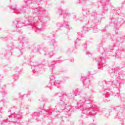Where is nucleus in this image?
Listing matches in <instances>:
<instances>
[{
  "label": "nucleus",
  "instance_id": "f257e3e1",
  "mask_svg": "<svg viewBox=\"0 0 125 125\" xmlns=\"http://www.w3.org/2000/svg\"><path fill=\"white\" fill-rule=\"evenodd\" d=\"M34 13H37L38 17L25 16L26 20H14L13 22V25L16 28H22L25 26H28L30 29L35 31V33H40L45 29L46 22L43 21L42 19L46 17V13L43 11L42 8H33Z\"/></svg>",
  "mask_w": 125,
  "mask_h": 125
},
{
  "label": "nucleus",
  "instance_id": "f03ea898",
  "mask_svg": "<svg viewBox=\"0 0 125 125\" xmlns=\"http://www.w3.org/2000/svg\"><path fill=\"white\" fill-rule=\"evenodd\" d=\"M113 48L114 47L113 46H111L110 49L108 48L106 49L105 53V50H104V48H103L102 45L98 46L97 50L102 54V56L100 58H97L96 59V61L99 64L98 69L103 70L102 67H105L106 66V59H107L106 53L112 51Z\"/></svg>",
  "mask_w": 125,
  "mask_h": 125
},
{
  "label": "nucleus",
  "instance_id": "7ed1b4c3",
  "mask_svg": "<svg viewBox=\"0 0 125 125\" xmlns=\"http://www.w3.org/2000/svg\"><path fill=\"white\" fill-rule=\"evenodd\" d=\"M120 70H121L120 67H115L114 69L110 68L108 70L111 78L114 79H111V81L108 82L107 84H111L113 87H116L117 84L122 83L120 81Z\"/></svg>",
  "mask_w": 125,
  "mask_h": 125
},
{
  "label": "nucleus",
  "instance_id": "20e7f679",
  "mask_svg": "<svg viewBox=\"0 0 125 125\" xmlns=\"http://www.w3.org/2000/svg\"><path fill=\"white\" fill-rule=\"evenodd\" d=\"M35 2V1H37L36 3H37L38 5H40V1L41 0H24V4L23 5V7L17 9V6L16 5H12L10 7V9H12L13 12L14 13H26V11L30 8V4L32 3V2Z\"/></svg>",
  "mask_w": 125,
  "mask_h": 125
},
{
  "label": "nucleus",
  "instance_id": "39448f33",
  "mask_svg": "<svg viewBox=\"0 0 125 125\" xmlns=\"http://www.w3.org/2000/svg\"><path fill=\"white\" fill-rule=\"evenodd\" d=\"M57 47H58L57 42L54 39H52L49 42V49L52 51L49 52L47 50V48H43L42 49H40V54H44L45 56H47V57H52L55 55L53 51L55 50V49L57 48Z\"/></svg>",
  "mask_w": 125,
  "mask_h": 125
},
{
  "label": "nucleus",
  "instance_id": "423d86ee",
  "mask_svg": "<svg viewBox=\"0 0 125 125\" xmlns=\"http://www.w3.org/2000/svg\"><path fill=\"white\" fill-rule=\"evenodd\" d=\"M59 94H60L58 93V96L60 97V101L58 104V106L61 110H66V105L68 104V102L65 101L66 98H67V94H66V93H63V94H62L61 96L59 95Z\"/></svg>",
  "mask_w": 125,
  "mask_h": 125
},
{
  "label": "nucleus",
  "instance_id": "0eeeda50",
  "mask_svg": "<svg viewBox=\"0 0 125 125\" xmlns=\"http://www.w3.org/2000/svg\"><path fill=\"white\" fill-rule=\"evenodd\" d=\"M85 100H80L78 103L77 106H75L74 108L75 109H78V110H80V111H82V117L84 119H86L88 117V112H87V109L86 108L83 107V106H82L83 103H84Z\"/></svg>",
  "mask_w": 125,
  "mask_h": 125
},
{
  "label": "nucleus",
  "instance_id": "6e6552de",
  "mask_svg": "<svg viewBox=\"0 0 125 125\" xmlns=\"http://www.w3.org/2000/svg\"><path fill=\"white\" fill-rule=\"evenodd\" d=\"M125 110V105H122L118 106H115L113 108V113L116 114L115 118H123L124 111Z\"/></svg>",
  "mask_w": 125,
  "mask_h": 125
},
{
  "label": "nucleus",
  "instance_id": "1a4fd4ad",
  "mask_svg": "<svg viewBox=\"0 0 125 125\" xmlns=\"http://www.w3.org/2000/svg\"><path fill=\"white\" fill-rule=\"evenodd\" d=\"M104 109L100 108L99 107H90L88 109V116L90 115H95L96 113L98 114V115H103V113H104Z\"/></svg>",
  "mask_w": 125,
  "mask_h": 125
},
{
  "label": "nucleus",
  "instance_id": "9d476101",
  "mask_svg": "<svg viewBox=\"0 0 125 125\" xmlns=\"http://www.w3.org/2000/svg\"><path fill=\"white\" fill-rule=\"evenodd\" d=\"M31 68L34 75H35V76H38L39 74H40V71H41V68H40L41 65L39 64L37 62H31Z\"/></svg>",
  "mask_w": 125,
  "mask_h": 125
},
{
  "label": "nucleus",
  "instance_id": "9b49d317",
  "mask_svg": "<svg viewBox=\"0 0 125 125\" xmlns=\"http://www.w3.org/2000/svg\"><path fill=\"white\" fill-rule=\"evenodd\" d=\"M88 28L86 27H83V30L82 33L80 32L78 33V35L77 36V38L75 41V45H77L78 44V42H80V41H81V38H83V34H85L86 32H88Z\"/></svg>",
  "mask_w": 125,
  "mask_h": 125
},
{
  "label": "nucleus",
  "instance_id": "f8f14e48",
  "mask_svg": "<svg viewBox=\"0 0 125 125\" xmlns=\"http://www.w3.org/2000/svg\"><path fill=\"white\" fill-rule=\"evenodd\" d=\"M92 98L91 97H86L85 98L84 103L85 104H87L88 105L86 106V109H87V111L88 112V109L89 108H94V104H92Z\"/></svg>",
  "mask_w": 125,
  "mask_h": 125
},
{
  "label": "nucleus",
  "instance_id": "ddd939ff",
  "mask_svg": "<svg viewBox=\"0 0 125 125\" xmlns=\"http://www.w3.org/2000/svg\"><path fill=\"white\" fill-rule=\"evenodd\" d=\"M56 113H57V109H55L53 110V108H52L51 109L45 111L44 117L46 118H49V117L53 118V115H54Z\"/></svg>",
  "mask_w": 125,
  "mask_h": 125
},
{
  "label": "nucleus",
  "instance_id": "4468645a",
  "mask_svg": "<svg viewBox=\"0 0 125 125\" xmlns=\"http://www.w3.org/2000/svg\"><path fill=\"white\" fill-rule=\"evenodd\" d=\"M85 22V24L87 25L89 23H90L91 25V29L93 30V33H98V30L97 29V25H96V23L95 22H93V21H86Z\"/></svg>",
  "mask_w": 125,
  "mask_h": 125
},
{
  "label": "nucleus",
  "instance_id": "2eb2a0df",
  "mask_svg": "<svg viewBox=\"0 0 125 125\" xmlns=\"http://www.w3.org/2000/svg\"><path fill=\"white\" fill-rule=\"evenodd\" d=\"M19 42H21L22 44H20L19 46V48H22L24 45V44H26V43H28L29 42V41L27 38L25 37H24L23 36H20L19 38Z\"/></svg>",
  "mask_w": 125,
  "mask_h": 125
},
{
  "label": "nucleus",
  "instance_id": "dca6fc26",
  "mask_svg": "<svg viewBox=\"0 0 125 125\" xmlns=\"http://www.w3.org/2000/svg\"><path fill=\"white\" fill-rule=\"evenodd\" d=\"M14 71L16 73L12 76V78L14 81H17L19 79V73L21 72V69L19 67H16Z\"/></svg>",
  "mask_w": 125,
  "mask_h": 125
},
{
  "label": "nucleus",
  "instance_id": "f3484780",
  "mask_svg": "<svg viewBox=\"0 0 125 125\" xmlns=\"http://www.w3.org/2000/svg\"><path fill=\"white\" fill-rule=\"evenodd\" d=\"M91 17L94 20L91 21V22H93V23H98V14H97L96 11H93L92 12Z\"/></svg>",
  "mask_w": 125,
  "mask_h": 125
},
{
  "label": "nucleus",
  "instance_id": "a211bd4d",
  "mask_svg": "<svg viewBox=\"0 0 125 125\" xmlns=\"http://www.w3.org/2000/svg\"><path fill=\"white\" fill-rule=\"evenodd\" d=\"M102 2H103V5H104L105 4V6L103 7V13H106L107 11H108V6H107V4H109V1H107L106 0V1H104V0H102Z\"/></svg>",
  "mask_w": 125,
  "mask_h": 125
},
{
  "label": "nucleus",
  "instance_id": "6ab92c4d",
  "mask_svg": "<svg viewBox=\"0 0 125 125\" xmlns=\"http://www.w3.org/2000/svg\"><path fill=\"white\" fill-rule=\"evenodd\" d=\"M60 61L59 60H57V61H53L51 63H50L49 64V67L50 70H53L55 68V64H56V62H59V63H60Z\"/></svg>",
  "mask_w": 125,
  "mask_h": 125
},
{
  "label": "nucleus",
  "instance_id": "aec40b11",
  "mask_svg": "<svg viewBox=\"0 0 125 125\" xmlns=\"http://www.w3.org/2000/svg\"><path fill=\"white\" fill-rule=\"evenodd\" d=\"M57 13L58 14H59L60 16L61 15L62 16L63 19H65V18H66V17H67V15L65 13H64V12H63V10L61 8H59L58 9Z\"/></svg>",
  "mask_w": 125,
  "mask_h": 125
},
{
  "label": "nucleus",
  "instance_id": "412c9836",
  "mask_svg": "<svg viewBox=\"0 0 125 125\" xmlns=\"http://www.w3.org/2000/svg\"><path fill=\"white\" fill-rule=\"evenodd\" d=\"M41 49H42L41 48H40V46H33L31 48V50H32V52H39L41 53Z\"/></svg>",
  "mask_w": 125,
  "mask_h": 125
},
{
  "label": "nucleus",
  "instance_id": "4be33fe9",
  "mask_svg": "<svg viewBox=\"0 0 125 125\" xmlns=\"http://www.w3.org/2000/svg\"><path fill=\"white\" fill-rule=\"evenodd\" d=\"M42 112H35L33 113L32 114V118L34 119V120H37L40 116H41V113Z\"/></svg>",
  "mask_w": 125,
  "mask_h": 125
},
{
  "label": "nucleus",
  "instance_id": "5701e85b",
  "mask_svg": "<svg viewBox=\"0 0 125 125\" xmlns=\"http://www.w3.org/2000/svg\"><path fill=\"white\" fill-rule=\"evenodd\" d=\"M72 18L73 19V21H79V20H80V21H81L84 22V24H85V22H86V21H87V20L83 21L82 19H80L78 18V17H77V15H73L72 16Z\"/></svg>",
  "mask_w": 125,
  "mask_h": 125
},
{
  "label": "nucleus",
  "instance_id": "b1692460",
  "mask_svg": "<svg viewBox=\"0 0 125 125\" xmlns=\"http://www.w3.org/2000/svg\"><path fill=\"white\" fill-rule=\"evenodd\" d=\"M87 48V45H86V43H84L82 46V49L84 52H85L86 55H88L89 54V52L87 51L86 50Z\"/></svg>",
  "mask_w": 125,
  "mask_h": 125
},
{
  "label": "nucleus",
  "instance_id": "393cba45",
  "mask_svg": "<svg viewBox=\"0 0 125 125\" xmlns=\"http://www.w3.org/2000/svg\"><path fill=\"white\" fill-rule=\"evenodd\" d=\"M84 85L88 88H89V85H90V79L89 78H87L85 80L84 82Z\"/></svg>",
  "mask_w": 125,
  "mask_h": 125
},
{
  "label": "nucleus",
  "instance_id": "a878e982",
  "mask_svg": "<svg viewBox=\"0 0 125 125\" xmlns=\"http://www.w3.org/2000/svg\"><path fill=\"white\" fill-rule=\"evenodd\" d=\"M83 16H87L89 14V9H83Z\"/></svg>",
  "mask_w": 125,
  "mask_h": 125
},
{
  "label": "nucleus",
  "instance_id": "bb28decb",
  "mask_svg": "<svg viewBox=\"0 0 125 125\" xmlns=\"http://www.w3.org/2000/svg\"><path fill=\"white\" fill-rule=\"evenodd\" d=\"M104 92H105V93L103 94L104 96V101H108V99H107V97L106 96L107 95V97H109V95L110 94V93L109 92H107V90H105L104 91Z\"/></svg>",
  "mask_w": 125,
  "mask_h": 125
},
{
  "label": "nucleus",
  "instance_id": "cd10ccee",
  "mask_svg": "<svg viewBox=\"0 0 125 125\" xmlns=\"http://www.w3.org/2000/svg\"><path fill=\"white\" fill-rule=\"evenodd\" d=\"M63 25L65 28H67V29L68 28H70V25L69 24V22H68V21H66L65 20H63Z\"/></svg>",
  "mask_w": 125,
  "mask_h": 125
},
{
  "label": "nucleus",
  "instance_id": "c85d7f7f",
  "mask_svg": "<svg viewBox=\"0 0 125 125\" xmlns=\"http://www.w3.org/2000/svg\"><path fill=\"white\" fill-rule=\"evenodd\" d=\"M81 92H82V90L80 89H77L75 91H73V93L75 95H80V94H81Z\"/></svg>",
  "mask_w": 125,
  "mask_h": 125
},
{
  "label": "nucleus",
  "instance_id": "c756f323",
  "mask_svg": "<svg viewBox=\"0 0 125 125\" xmlns=\"http://www.w3.org/2000/svg\"><path fill=\"white\" fill-rule=\"evenodd\" d=\"M120 21H118V20H115L114 21V26L115 27L117 28V29H119V26L120 25Z\"/></svg>",
  "mask_w": 125,
  "mask_h": 125
},
{
  "label": "nucleus",
  "instance_id": "7c9ffc66",
  "mask_svg": "<svg viewBox=\"0 0 125 125\" xmlns=\"http://www.w3.org/2000/svg\"><path fill=\"white\" fill-rule=\"evenodd\" d=\"M6 93H7V92L6 91V90H2V97H4L5 96V95L6 94Z\"/></svg>",
  "mask_w": 125,
  "mask_h": 125
},
{
  "label": "nucleus",
  "instance_id": "2f4dec72",
  "mask_svg": "<svg viewBox=\"0 0 125 125\" xmlns=\"http://www.w3.org/2000/svg\"><path fill=\"white\" fill-rule=\"evenodd\" d=\"M24 61L25 63H26L27 64H28L30 61L31 60L30 59H28L27 58H25Z\"/></svg>",
  "mask_w": 125,
  "mask_h": 125
},
{
  "label": "nucleus",
  "instance_id": "473e14b6",
  "mask_svg": "<svg viewBox=\"0 0 125 125\" xmlns=\"http://www.w3.org/2000/svg\"><path fill=\"white\" fill-rule=\"evenodd\" d=\"M57 27H58V28H62V27H63V24L60 22H58L57 23Z\"/></svg>",
  "mask_w": 125,
  "mask_h": 125
},
{
  "label": "nucleus",
  "instance_id": "72a5a7b5",
  "mask_svg": "<svg viewBox=\"0 0 125 125\" xmlns=\"http://www.w3.org/2000/svg\"><path fill=\"white\" fill-rule=\"evenodd\" d=\"M60 83H61L60 81H56V83L55 84L56 86H57V87L58 88V87H59V86H58V85H59V84H60Z\"/></svg>",
  "mask_w": 125,
  "mask_h": 125
},
{
  "label": "nucleus",
  "instance_id": "f704fd0d",
  "mask_svg": "<svg viewBox=\"0 0 125 125\" xmlns=\"http://www.w3.org/2000/svg\"><path fill=\"white\" fill-rule=\"evenodd\" d=\"M111 112H112V109H109L108 113H106L105 115L106 118H108V117L110 116L109 113H111Z\"/></svg>",
  "mask_w": 125,
  "mask_h": 125
},
{
  "label": "nucleus",
  "instance_id": "c9c22d12",
  "mask_svg": "<svg viewBox=\"0 0 125 125\" xmlns=\"http://www.w3.org/2000/svg\"><path fill=\"white\" fill-rule=\"evenodd\" d=\"M4 123H5V124H8V122H7V121H6L5 120H3L2 122H1L0 121V125H4Z\"/></svg>",
  "mask_w": 125,
  "mask_h": 125
},
{
  "label": "nucleus",
  "instance_id": "e433bc0d",
  "mask_svg": "<svg viewBox=\"0 0 125 125\" xmlns=\"http://www.w3.org/2000/svg\"><path fill=\"white\" fill-rule=\"evenodd\" d=\"M24 50V49L23 48H22V49H20V55H22V54H23V51Z\"/></svg>",
  "mask_w": 125,
  "mask_h": 125
},
{
  "label": "nucleus",
  "instance_id": "4c0bfd02",
  "mask_svg": "<svg viewBox=\"0 0 125 125\" xmlns=\"http://www.w3.org/2000/svg\"><path fill=\"white\" fill-rule=\"evenodd\" d=\"M112 95L115 97H120V94L119 93H117V94H112Z\"/></svg>",
  "mask_w": 125,
  "mask_h": 125
},
{
  "label": "nucleus",
  "instance_id": "58836bf2",
  "mask_svg": "<svg viewBox=\"0 0 125 125\" xmlns=\"http://www.w3.org/2000/svg\"><path fill=\"white\" fill-rule=\"evenodd\" d=\"M55 79V78L54 77V76H53V77L50 76V80L51 82H52V81H54Z\"/></svg>",
  "mask_w": 125,
  "mask_h": 125
},
{
  "label": "nucleus",
  "instance_id": "ea45409f",
  "mask_svg": "<svg viewBox=\"0 0 125 125\" xmlns=\"http://www.w3.org/2000/svg\"><path fill=\"white\" fill-rule=\"evenodd\" d=\"M23 96L24 95H23L21 93H19V97L20 98H22V97H23Z\"/></svg>",
  "mask_w": 125,
  "mask_h": 125
},
{
  "label": "nucleus",
  "instance_id": "a19ab883",
  "mask_svg": "<svg viewBox=\"0 0 125 125\" xmlns=\"http://www.w3.org/2000/svg\"><path fill=\"white\" fill-rule=\"evenodd\" d=\"M63 80H64V81H66V80H68V79H69V78L67 76H63Z\"/></svg>",
  "mask_w": 125,
  "mask_h": 125
},
{
  "label": "nucleus",
  "instance_id": "79ce46f5",
  "mask_svg": "<svg viewBox=\"0 0 125 125\" xmlns=\"http://www.w3.org/2000/svg\"><path fill=\"white\" fill-rule=\"evenodd\" d=\"M2 79H3V76L2 75H0V83L2 81Z\"/></svg>",
  "mask_w": 125,
  "mask_h": 125
},
{
  "label": "nucleus",
  "instance_id": "37998d69",
  "mask_svg": "<svg viewBox=\"0 0 125 125\" xmlns=\"http://www.w3.org/2000/svg\"><path fill=\"white\" fill-rule=\"evenodd\" d=\"M82 2H85L84 0H80L79 3H81Z\"/></svg>",
  "mask_w": 125,
  "mask_h": 125
},
{
  "label": "nucleus",
  "instance_id": "c03bdc74",
  "mask_svg": "<svg viewBox=\"0 0 125 125\" xmlns=\"http://www.w3.org/2000/svg\"><path fill=\"white\" fill-rule=\"evenodd\" d=\"M80 123H81V124H80V125H83V120H80Z\"/></svg>",
  "mask_w": 125,
  "mask_h": 125
},
{
  "label": "nucleus",
  "instance_id": "a18cd8bd",
  "mask_svg": "<svg viewBox=\"0 0 125 125\" xmlns=\"http://www.w3.org/2000/svg\"><path fill=\"white\" fill-rule=\"evenodd\" d=\"M47 86H48V87H50V86H51V84L50 83H49L48 84Z\"/></svg>",
  "mask_w": 125,
  "mask_h": 125
},
{
  "label": "nucleus",
  "instance_id": "49530a36",
  "mask_svg": "<svg viewBox=\"0 0 125 125\" xmlns=\"http://www.w3.org/2000/svg\"><path fill=\"white\" fill-rule=\"evenodd\" d=\"M7 39L6 38H4L3 39V41L4 42L5 41H6Z\"/></svg>",
  "mask_w": 125,
  "mask_h": 125
},
{
  "label": "nucleus",
  "instance_id": "de8ad7c7",
  "mask_svg": "<svg viewBox=\"0 0 125 125\" xmlns=\"http://www.w3.org/2000/svg\"><path fill=\"white\" fill-rule=\"evenodd\" d=\"M44 101H45L46 102L47 101V100L46 99H44Z\"/></svg>",
  "mask_w": 125,
  "mask_h": 125
},
{
  "label": "nucleus",
  "instance_id": "09e8293b",
  "mask_svg": "<svg viewBox=\"0 0 125 125\" xmlns=\"http://www.w3.org/2000/svg\"><path fill=\"white\" fill-rule=\"evenodd\" d=\"M1 110H2V108L0 107V111H1Z\"/></svg>",
  "mask_w": 125,
  "mask_h": 125
},
{
  "label": "nucleus",
  "instance_id": "8fccbe9b",
  "mask_svg": "<svg viewBox=\"0 0 125 125\" xmlns=\"http://www.w3.org/2000/svg\"><path fill=\"white\" fill-rule=\"evenodd\" d=\"M102 83V82H101L99 83V84H100V83Z\"/></svg>",
  "mask_w": 125,
  "mask_h": 125
},
{
  "label": "nucleus",
  "instance_id": "3c124183",
  "mask_svg": "<svg viewBox=\"0 0 125 125\" xmlns=\"http://www.w3.org/2000/svg\"><path fill=\"white\" fill-rule=\"evenodd\" d=\"M0 102L3 103V101H1Z\"/></svg>",
  "mask_w": 125,
  "mask_h": 125
},
{
  "label": "nucleus",
  "instance_id": "603ef678",
  "mask_svg": "<svg viewBox=\"0 0 125 125\" xmlns=\"http://www.w3.org/2000/svg\"><path fill=\"white\" fill-rule=\"evenodd\" d=\"M3 105L4 106V103H3Z\"/></svg>",
  "mask_w": 125,
  "mask_h": 125
},
{
  "label": "nucleus",
  "instance_id": "864d4df0",
  "mask_svg": "<svg viewBox=\"0 0 125 125\" xmlns=\"http://www.w3.org/2000/svg\"><path fill=\"white\" fill-rule=\"evenodd\" d=\"M118 53H116V55H118Z\"/></svg>",
  "mask_w": 125,
  "mask_h": 125
},
{
  "label": "nucleus",
  "instance_id": "5fc2aeb1",
  "mask_svg": "<svg viewBox=\"0 0 125 125\" xmlns=\"http://www.w3.org/2000/svg\"><path fill=\"white\" fill-rule=\"evenodd\" d=\"M72 110H74V109H73V107H72Z\"/></svg>",
  "mask_w": 125,
  "mask_h": 125
},
{
  "label": "nucleus",
  "instance_id": "6e6d98bb",
  "mask_svg": "<svg viewBox=\"0 0 125 125\" xmlns=\"http://www.w3.org/2000/svg\"><path fill=\"white\" fill-rule=\"evenodd\" d=\"M104 32H105V30H104Z\"/></svg>",
  "mask_w": 125,
  "mask_h": 125
},
{
  "label": "nucleus",
  "instance_id": "4d7b16f0",
  "mask_svg": "<svg viewBox=\"0 0 125 125\" xmlns=\"http://www.w3.org/2000/svg\"><path fill=\"white\" fill-rule=\"evenodd\" d=\"M124 67H125V64L124 65Z\"/></svg>",
  "mask_w": 125,
  "mask_h": 125
},
{
  "label": "nucleus",
  "instance_id": "13d9d810",
  "mask_svg": "<svg viewBox=\"0 0 125 125\" xmlns=\"http://www.w3.org/2000/svg\"><path fill=\"white\" fill-rule=\"evenodd\" d=\"M8 125H9V123H8Z\"/></svg>",
  "mask_w": 125,
  "mask_h": 125
},
{
  "label": "nucleus",
  "instance_id": "bf43d9fd",
  "mask_svg": "<svg viewBox=\"0 0 125 125\" xmlns=\"http://www.w3.org/2000/svg\"><path fill=\"white\" fill-rule=\"evenodd\" d=\"M122 124H123V122H122Z\"/></svg>",
  "mask_w": 125,
  "mask_h": 125
}]
</instances>
